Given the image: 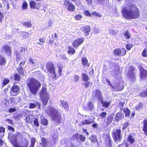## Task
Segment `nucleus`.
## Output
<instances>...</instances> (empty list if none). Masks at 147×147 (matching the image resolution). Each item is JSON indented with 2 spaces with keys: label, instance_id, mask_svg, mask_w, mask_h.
I'll return each mask as SVG.
<instances>
[{
  "label": "nucleus",
  "instance_id": "obj_49",
  "mask_svg": "<svg viewBox=\"0 0 147 147\" xmlns=\"http://www.w3.org/2000/svg\"><path fill=\"white\" fill-rule=\"evenodd\" d=\"M129 125V123L128 122H126L123 123L122 130H124Z\"/></svg>",
  "mask_w": 147,
  "mask_h": 147
},
{
  "label": "nucleus",
  "instance_id": "obj_56",
  "mask_svg": "<svg viewBox=\"0 0 147 147\" xmlns=\"http://www.w3.org/2000/svg\"><path fill=\"white\" fill-rule=\"evenodd\" d=\"M9 81H10L9 80L5 79L3 81V84L4 85H5L9 83Z\"/></svg>",
  "mask_w": 147,
  "mask_h": 147
},
{
  "label": "nucleus",
  "instance_id": "obj_4",
  "mask_svg": "<svg viewBox=\"0 0 147 147\" xmlns=\"http://www.w3.org/2000/svg\"><path fill=\"white\" fill-rule=\"evenodd\" d=\"M121 130L120 128L114 129L112 133V136L114 142L117 144L121 142L122 140Z\"/></svg>",
  "mask_w": 147,
  "mask_h": 147
},
{
  "label": "nucleus",
  "instance_id": "obj_30",
  "mask_svg": "<svg viewBox=\"0 0 147 147\" xmlns=\"http://www.w3.org/2000/svg\"><path fill=\"white\" fill-rule=\"evenodd\" d=\"M29 36V34L26 32H23L21 35L22 39H24L28 38Z\"/></svg>",
  "mask_w": 147,
  "mask_h": 147
},
{
  "label": "nucleus",
  "instance_id": "obj_17",
  "mask_svg": "<svg viewBox=\"0 0 147 147\" xmlns=\"http://www.w3.org/2000/svg\"><path fill=\"white\" fill-rule=\"evenodd\" d=\"M119 70L118 67L117 65H115L114 66L111 67L110 69L112 74L114 76L117 75L119 73Z\"/></svg>",
  "mask_w": 147,
  "mask_h": 147
},
{
  "label": "nucleus",
  "instance_id": "obj_9",
  "mask_svg": "<svg viewBox=\"0 0 147 147\" xmlns=\"http://www.w3.org/2000/svg\"><path fill=\"white\" fill-rule=\"evenodd\" d=\"M114 54L116 56H122L125 55L126 54V51L124 48L120 49H115L113 51Z\"/></svg>",
  "mask_w": 147,
  "mask_h": 147
},
{
  "label": "nucleus",
  "instance_id": "obj_2",
  "mask_svg": "<svg viewBox=\"0 0 147 147\" xmlns=\"http://www.w3.org/2000/svg\"><path fill=\"white\" fill-rule=\"evenodd\" d=\"M48 113L52 120L55 121L57 124H60L61 123L62 119L61 114L57 110L53 107H50Z\"/></svg>",
  "mask_w": 147,
  "mask_h": 147
},
{
  "label": "nucleus",
  "instance_id": "obj_26",
  "mask_svg": "<svg viewBox=\"0 0 147 147\" xmlns=\"http://www.w3.org/2000/svg\"><path fill=\"white\" fill-rule=\"evenodd\" d=\"M91 30L90 26H86L83 28L82 29V30L85 34V35H88L89 33L90 32Z\"/></svg>",
  "mask_w": 147,
  "mask_h": 147
},
{
  "label": "nucleus",
  "instance_id": "obj_47",
  "mask_svg": "<svg viewBox=\"0 0 147 147\" xmlns=\"http://www.w3.org/2000/svg\"><path fill=\"white\" fill-rule=\"evenodd\" d=\"M79 134L78 133H76L74 134L71 137V139L73 140L75 139L78 140V138Z\"/></svg>",
  "mask_w": 147,
  "mask_h": 147
},
{
  "label": "nucleus",
  "instance_id": "obj_60",
  "mask_svg": "<svg viewBox=\"0 0 147 147\" xmlns=\"http://www.w3.org/2000/svg\"><path fill=\"white\" fill-rule=\"evenodd\" d=\"M26 120L27 123H30L32 121L29 117H26Z\"/></svg>",
  "mask_w": 147,
  "mask_h": 147
},
{
  "label": "nucleus",
  "instance_id": "obj_1",
  "mask_svg": "<svg viewBox=\"0 0 147 147\" xmlns=\"http://www.w3.org/2000/svg\"><path fill=\"white\" fill-rule=\"evenodd\" d=\"M121 11L123 16L127 19H136L139 16L140 12L138 9L133 4L130 5L126 8H123Z\"/></svg>",
  "mask_w": 147,
  "mask_h": 147
},
{
  "label": "nucleus",
  "instance_id": "obj_34",
  "mask_svg": "<svg viewBox=\"0 0 147 147\" xmlns=\"http://www.w3.org/2000/svg\"><path fill=\"white\" fill-rule=\"evenodd\" d=\"M75 8V6L72 3H69L67 7V9L68 10L71 11H73L74 10Z\"/></svg>",
  "mask_w": 147,
  "mask_h": 147
},
{
  "label": "nucleus",
  "instance_id": "obj_35",
  "mask_svg": "<svg viewBox=\"0 0 147 147\" xmlns=\"http://www.w3.org/2000/svg\"><path fill=\"white\" fill-rule=\"evenodd\" d=\"M30 7L32 9H35L36 8V3L34 1H31L30 2Z\"/></svg>",
  "mask_w": 147,
  "mask_h": 147
},
{
  "label": "nucleus",
  "instance_id": "obj_23",
  "mask_svg": "<svg viewBox=\"0 0 147 147\" xmlns=\"http://www.w3.org/2000/svg\"><path fill=\"white\" fill-rule=\"evenodd\" d=\"M2 50V51H4L7 54H9L11 52L10 48L7 45L4 46Z\"/></svg>",
  "mask_w": 147,
  "mask_h": 147
},
{
  "label": "nucleus",
  "instance_id": "obj_55",
  "mask_svg": "<svg viewBox=\"0 0 147 147\" xmlns=\"http://www.w3.org/2000/svg\"><path fill=\"white\" fill-rule=\"evenodd\" d=\"M14 78L16 80L19 81L20 78L18 74H16L14 75Z\"/></svg>",
  "mask_w": 147,
  "mask_h": 147
},
{
  "label": "nucleus",
  "instance_id": "obj_62",
  "mask_svg": "<svg viewBox=\"0 0 147 147\" xmlns=\"http://www.w3.org/2000/svg\"><path fill=\"white\" fill-rule=\"evenodd\" d=\"M79 80V77L78 75H75L74 77V81L77 82Z\"/></svg>",
  "mask_w": 147,
  "mask_h": 147
},
{
  "label": "nucleus",
  "instance_id": "obj_64",
  "mask_svg": "<svg viewBox=\"0 0 147 147\" xmlns=\"http://www.w3.org/2000/svg\"><path fill=\"white\" fill-rule=\"evenodd\" d=\"M5 131V129L4 127L1 126H0V133L4 132Z\"/></svg>",
  "mask_w": 147,
  "mask_h": 147
},
{
  "label": "nucleus",
  "instance_id": "obj_22",
  "mask_svg": "<svg viewBox=\"0 0 147 147\" xmlns=\"http://www.w3.org/2000/svg\"><path fill=\"white\" fill-rule=\"evenodd\" d=\"M147 76V71L143 68L140 69V77L142 79H144Z\"/></svg>",
  "mask_w": 147,
  "mask_h": 147
},
{
  "label": "nucleus",
  "instance_id": "obj_19",
  "mask_svg": "<svg viewBox=\"0 0 147 147\" xmlns=\"http://www.w3.org/2000/svg\"><path fill=\"white\" fill-rule=\"evenodd\" d=\"M28 63L34 67H37L38 65L37 59L30 57L28 59Z\"/></svg>",
  "mask_w": 147,
  "mask_h": 147
},
{
  "label": "nucleus",
  "instance_id": "obj_40",
  "mask_svg": "<svg viewBox=\"0 0 147 147\" xmlns=\"http://www.w3.org/2000/svg\"><path fill=\"white\" fill-rule=\"evenodd\" d=\"M108 32L110 35H112L113 36H115L117 34L116 32L113 30L109 29Z\"/></svg>",
  "mask_w": 147,
  "mask_h": 147
},
{
  "label": "nucleus",
  "instance_id": "obj_31",
  "mask_svg": "<svg viewBox=\"0 0 147 147\" xmlns=\"http://www.w3.org/2000/svg\"><path fill=\"white\" fill-rule=\"evenodd\" d=\"M41 124L43 125H47L48 124V121L46 118H42L40 121Z\"/></svg>",
  "mask_w": 147,
  "mask_h": 147
},
{
  "label": "nucleus",
  "instance_id": "obj_7",
  "mask_svg": "<svg viewBox=\"0 0 147 147\" xmlns=\"http://www.w3.org/2000/svg\"><path fill=\"white\" fill-rule=\"evenodd\" d=\"M40 97L42 101H48L49 100V95L46 92V89L43 87L39 93Z\"/></svg>",
  "mask_w": 147,
  "mask_h": 147
},
{
  "label": "nucleus",
  "instance_id": "obj_14",
  "mask_svg": "<svg viewBox=\"0 0 147 147\" xmlns=\"http://www.w3.org/2000/svg\"><path fill=\"white\" fill-rule=\"evenodd\" d=\"M92 95L97 98L99 101H102V97L100 91L97 90H94L92 93Z\"/></svg>",
  "mask_w": 147,
  "mask_h": 147
},
{
  "label": "nucleus",
  "instance_id": "obj_15",
  "mask_svg": "<svg viewBox=\"0 0 147 147\" xmlns=\"http://www.w3.org/2000/svg\"><path fill=\"white\" fill-rule=\"evenodd\" d=\"M94 122V119H86L82 121L79 124V126L82 127L85 125H89L91 124Z\"/></svg>",
  "mask_w": 147,
  "mask_h": 147
},
{
  "label": "nucleus",
  "instance_id": "obj_42",
  "mask_svg": "<svg viewBox=\"0 0 147 147\" xmlns=\"http://www.w3.org/2000/svg\"><path fill=\"white\" fill-rule=\"evenodd\" d=\"M36 140L34 138H32L31 139L30 146L29 147H34L35 144Z\"/></svg>",
  "mask_w": 147,
  "mask_h": 147
},
{
  "label": "nucleus",
  "instance_id": "obj_58",
  "mask_svg": "<svg viewBox=\"0 0 147 147\" xmlns=\"http://www.w3.org/2000/svg\"><path fill=\"white\" fill-rule=\"evenodd\" d=\"M16 111V109L15 108H11L9 109L8 112L9 113H11L15 112Z\"/></svg>",
  "mask_w": 147,
  "mask_h": 147
},
{
  "label": "nucleus",
  "instance_id": "obj_37",
  "mask_svg": "<svg viewBox=\"0 0 147 147\" xmlns=\"http://www.w3.org/2000/svg\"><path fill=\"white\" fill-rule=\"evenodd\" d=\"M94 108L93 104L92 102H90L88 104V109L89 111H91Z\"/></svg>",
  "mask_w": 147,
  "mask_h": 147
},
{
  "label": "nucleus",
  "instance_id": "obj_8",
  "mask_svg": "<svg viewBox=\"0 0 147 147\" xmlns=\"http://www.w3.org/2000/svg\"><path fill=\"white\" fill-rule=\"evenodd\" d=\"M112 140L109 134H106L105 138V147H112Z\"/></svg>",
  "mask_w": 147,
  "mask_h": 147
},
{
  "label": "nucleus",
  "instance_id": "obj_13",
  "mask_svg": "<svg viewBox=\"0 0 147 147\" xmlns=\"http://www.w3.org/2000/svg\"><path fill=\"white\" fill-rule=\"evenodd\" d=\"M84 38H79L74 40L72 43L73 46L75 48H76L82 44L84 41Z\"/></svg>",
  "mask_w": 147,
  "mask_h": 147
},
{
  "label": "nucleus",
  "instance_id": "obj_20",
  "mask_svg": "<svg viewBox=\"0 0 147 147\" xmlns=\"http://www.w3.org/2000/svg\"><path fill=\"white\" fill-rule=\"evenodd\" d=\"M124 117L123 113L121 111L117 112L116 115L115 119L117 122L123 119Z\"/></svg>",
  "mask_w": 147,
  "mask_h": 147
},
{
  "label": "nucleus",
  "instance_id": "obj_45",
  "mask_svg": "<svg viewBox=\"0 0 147 147\" xmlns=\"http://www.w3.org/2000/svg\"><path fill=\"white\" fill-rule=\"evenodd\" d=\"M79 138L80 140L82 142H84L86 139L85 137L82 134L80 135Z\"/></svg>",
  "mask_w": 147,
  "mask_h": 147
},
{
  "label": "nucleus",
  "instance_id": "obj_57",
  "mask_svg": "<svg viewBox=\"0 0 147 147\" xmlns=\"http://www.w3.org/2000/svg\"><path fill=\"white\" fill-rule=\"evenodd\" d=\"M7 129L9 131H11L13 132H14L15 131V129L14 128L9 125L8 126Z\"/></svg>",
  "mask_w": 147,
  "mask_h": 147
},
{
  "label": "nucleus",
  "instance_id": "obj_51",
  "mask_svg": "<svg viewBox=\"0 0 147 147\" xmlns=\"http://www.w3.org/2000/svg\"><path fill=\"white\" fill-rule=\"evenodd\" d=\"M27 6L28 4L27 3V2L25 1H24L23 2L22 4V8L24 9H26L27 7Z\"/></svg>",
  "mask_w": 147,
  "mask_h": 147
},
{
  "label": "nucleus",
  "instance_id": "obj_44",
  "mask_svg": "<svg viewBox=\"0 0 147 147\" xmlns=\"http://www.w3.org/2000/svg\"><path fill=\"white\" fill-rule=\"evenodd\" d=\"M124 36L126 39L129 38L130 37V34L128 31H126L125 32L124 34Z\"/></svg>",
  "mask_w": 147,
  "mask_h": 147
},
{
  "label": "nucleus",
  "instance_id": "obj_41",
  "mask_svg": "<svg viewBox=\"0 0 147 147\" xmlns=\"http://www.w3.org/2000/svg\"><path fill=\"white\" fill-rule=\"evenodd\" d=\"M33 124L34 126L36 127L39 126V123L38 118H34L33 121Z\"/></svg>",
  "mask_w": 147,
  "mask_h": 147
},
{
  "label": "nucleus",
  "instance_id": "obj_24",
  "mask_svg": "<svg viewBox=\"0 0 147 147\" xmlns=\"http://www.w3.org/2000/svg\"><path fill=\"white\" fill-rule=\"evenodd\" d=\"M106 81L107 83H108L109 85L111 86L112 88L114 89V91H121L123 88V87H122L121 88H119V86L118 87H117L116 88H114L112 85L111 84L109 80L108 79H106Z\"/></svg>",
  "mask_w": 147,
  "mask_h": 147
},
{
  "label": "nucleus",
  "instance_id": "obj_12",
  "mask_svg": "<svg viewBox=\"0 0 147 147\" xmlns=\"http://www.w3.org/2000/svg\"><path fill=\"white\" fill-rule=\"evenodd\" d=\"M134 70V68L131 67L127 74V76L131 81H134L135 79Z\"/></svg>",
  "mask_w": 147,
  "mask_h": 147
},
{
  "label": "nucleus",
  "instance_id": "obj_27",
  "mask_svg": "<svg viewBox=\"0 0 147 147\" xmlns=\"http://www.w3.org/2000/svg\"><path fill=\"white\" fill-rule=\"evenodd\" d=\"M90 140L92 142H96L98 145H99L98 142V141L96 137L94 135H91L90 138Z\"/></svg>",
  "mask_w": 147,
  "mask_h": 147
},
{
  "label": "nucleus",
  "instance_id": "obj_53",
  "mask_svg": "<svg viewBox=\"0 0 147 147\" xmlns=\"http://www.w3.org/2000/svg\"><path fill=\"white\" fill-rule=\"evenodd\" d=\"M23 25L26 26H27L28 27H31V24L30 22H24L23 23Z\"/></svg>",
  "mask_w": 147,
  "mask_h": 147
},
{
  "label": "nucleus",
  "instance_id": "obj_39",
  "mask_svg": "<svg viewBox=\"0 0 147 147\" xmlns=\"http://www.w3.org/2000/svg\"><path fill=\"white\" fill-rule=\"evenodd\" d=\"M107 115V113L105 112H102L99 115V116L101 119L105 118Z\"/></svg>",
  "mask_w": 147,
  "mask_h": 147
},
{
  "label": "nucleus",
  "instance_id": "obj_29",
  "mask_svg": "<svg viewBox=\"0 0 147 147\" xmlns=\"http://www.w3.org/2000/svg\"><path fill=\"white\" fill-rule=\"evenodd\" d=\"M127 141L130 144H133L135 141L134 139L133 138L131 135H129L127 139Z\"/></svg>",
  "mask_w": 147,
  "mask_h": 147
},
{
  "label": "nucleus",
  "instance_id": "obj_3",
  "mask_svg": "<svg viewBox=\"0 0 147 147\" xmlns=\"http://www.w3.org/2000/svg\"><path fill=\"white\" fill-rule=\"evenodd\" d=\"M26 84L31 92L35 94L40 86V84L34 78H30L27 80Z\"/></svg>",
  "mask_w": 147,
  "mask_h": 147
},
{
  "label": "nucleus",
  "instance_id": "obj_21",
  "mask_svg": "<svg viewBox=\"0 0 147 147\" xmlns=\"http://www.w3.org/2000/svg\"><path fill=\"white\" fill-rule=\"evenodd\" d=\"M143 127L142 130L144 134L147 136V118H146L143 121Z\"/></svg>",
  "mask_w": 147,
  "mask_h": 147
},
{
  "label": "nucleus",
  "instance_id": "obj_28",
  "mask_svg": "<svg viewBox=\"0 0 147 147\" xmlns=\"http://www.w3.org/2000/svg\"><path fill=\"white\" fill-rule=\"evenodd\" d=\"M123 111L125 114L126 117H128L130 116V111L128 108H124L123 109Z\"/></svg>",
  "mask_w": 147,
  "mask_h": 147
},
{
  "label": "nucleus",
  "instance_id": "obj_43",
  "mask_svg": "<svg viewBox=\"0 0 147 147\" xmlns=\"http://www.w3.org/2000/svg\"><path fill=\"white\" fill-rule=\"evenodd\" d=\"M102 107L107 108L108 107L110 104V103L108 102H101Z\"/></svg>",
  "mask_w": 147,
  "mask_h": 147
},
{
  "label": "nucleus",
  "instance_id": "obj_36",
  "mask_svg": "<svg viewBox=\"0 0 147 147\" xmlns=\"http://www.w3.org/2000/svg\"><path fill=\"white\" fill-rule=\"evenodd\" d=\"M82 80L85 82H87L89 79L88 75L85 73L82 74Z\"/></svg>",
  "mask_w": 147,
  "mask_h": 147
},
{
  "label": "nucleus",
  "instance_id": "obj_32",
  "mask_svg": "<svg viewBox=\"0 0 147 147\" xmlns=\"http://www.w3.org/2000/svg\"><path fill=\"white\" fill-rule=\"evenodd\" d=\"M82 64L84 66L87 65L88 67L89 66V65L88 64V60L86 57H83L82 58Z\"/></svg>",
  "mask_w": 147,
  "mask_h": 147
},
{
  "label": "nucleus",
  "instance_id": "obj_33",
  "mask_svg": "<svg viewBox=\"0 0 147 147\" xmlns=\"http://www.w3.org/2000/svg\"><path fill=\"white\" fill-rule=\"evenodd\" d=\"M61 104L65 110H67L69 108V105L66 102H61Z\"/></svg>",
  "mask_w": 147,
  "mask_h": 147
},
{
  "label": "nucleus",
  "instance_id": "obj_50",
  "mask_svg": "<svg viewBox=\"0 0 147 147\" xmlns=\"http://www.w3.org/2000/svg\"><path fill=\"white\" fill-rule=\"evenodd\" d=\"M143 107V104L141 102H140L138 104V105L136 106V109L137 110H140Z\"/></svg>",
  "mask_w": 147,
  "mask_h": 147
},
{
  "label": "nucleus",
  "instance_id": "obj_16",
  "mask_svg": "<svg viewBox=\"0 0 147 147\" xmlns=\"http://www.w3.org/2000/svg\"><path fill=\"white\" fill-rule=\"evenodd\" d=\"M19 90V86L16 85H14L11 88L10 92L12 96H15L17 94Z\"/></svg>",
  "mask_w": 147,
  "mask_h": 147
},
{
  "label": "nucleus",
  "instance_id": "obj_63",
  "mask_svg": "<svg viewBox=\"0 0 147 147\" xmlns=\"http://www.w3.org/2000/svg\"><path fill=\"white\" fill-rule=\"evenodd\" d=\"M82 130L84 132H85L87 135H89V133L87 132V129L85 128L84 127H83L82 128Z\"/></svg>",
  "mask_w": 147,
  "mask_h": 147
},
{
  "label": "nucleus",
  "instance_id": "obj_48",
  "mask_svg": "<svg viewBox=\"0 0 147 147\" xmlns=\"http://www.w3.org/2000/svg\"><path fill=\"white\" fill-rule=\"evenodd\" d=\"M107 0H95L96 1L102 5L105 4L106 1H107Z\"/></svg>",
  "mask_w": 147,
  "mask_h": 147
},
{
  "label": "nucleus",
  "instance_id": "obj_10",
  "mask_svg": "<svg viewBox=\"0 0 147 147\" xmlns=\"http://www.w3.org/2000/svg\"><path fill=\"white\" fill-rule=\"evenodd\" d=\"M113 119V115H109L104 120L103 124L106 127L108 126L112 122Z\"/></svg>",
  "mask_w": 147,
  "mask_h": 147
},
{
  "label": "nucleus",
  "instance_id": "obj_59",
  "mask_svg": "<svg viewBox=\"0 0 147 147\" xmlns=\"http://www.w3.org/2000/svg\"><path fill=\"white\" fill-rule=\"evenodd\" d=\"M75 18L76 20H80L82 18V17L80 15L78 14L76 15L75 16Z\"/></svg>",
  "mask_w": 147,
  "mask_h": 147
},
{
  "label": "nucleus",
  "instance_id": "obj_46",
  "mask_svg": "<svg viewBox=\"0 0 147 147\" xmlns=\"http://www.w3.org/2000/svg\"><path fill=\"white\" fill-rule=\"evenodd\" d=\"M6 60L3 57L0 55V65L5 63Z\"/></svg>",
  "mask_w": 147,
  "mask_h": 147
},
{
  "label": "nucleus",
  "instance_id": "obj_11",
  "mask_svg": "<svg viewBox=\"0 0 147 147\" xmlns=\"http://www.w3.org/2000/svg\"><path fill=\"white\" fill-rule=\"evenodd\" d=\"M28 141L26 138H25L20 143V145L18 142L13 146L14 147H28Z\"/></svg>",
  "mask_w": 147,
  "mask_h": 147
},
{
  "label": "nucleus",
  "instance_id": "obj_25",
  "mask_svg": "<svg viewBox=\"0 0 147 147\" xmlns=\"http://www.w3.org/2000/svg\"><path fill=\"white\" fill-rule=\"evenodd\" d=\"M48 144V141L46 138L43 137L41 138V142L40 144L42 147H47V146Z\"/></svg>",
  "mask_w": 147,
  "mask_h": 147
},
{
  "label": "nucleus",
  "instance_id": "obj_5",
  "mask_svg": "<svg viewBox=\"0 0 147 147\" xmlns=\"http://www.w3.org/2000/svg\"><path fill=\"white\" fill-rule=\"evenodd\" d=\"M46 68L48 71L52 74V77L53 78H55L56 77L55 71L54 64L52 62H47L46 64Z\"/></svg>",
  "mask_w": 147,
  "mask_h": 147
},
{
  "label": "nucleus",
  "instance_id": "obj_52",
  "mask_svg": "<svg viewBox=\"0 0 147 147\" xmlns=\"http://www.w3.org/2000/svg\"><path fill=\"white\" fill-rule=\"evenodd\" d=\"M142 55L144 57H147V50L146 49H144L142 53Z\"/></svg>",
  "mask_w": 147,
  "mask_h": 147
},
{
  "label": "nucleus",
  "instance_id": "obj_54",
  "mask_svg": "<svg viewBox=\"0 0 147 147\" xmlns=\"http://www.w3.org/2000/svg\"><path fill=\"white\" fill-rule=\"evenodd\" d=\"M29 106L28 107L29 109H33L36 107V105L35 104L33 103H29Z\"/></svg>",
  "mask_w": 147,
  "mask_h": 147
},
{
  "label": "nucleus",
  "instance_id": "obj_38",
  "mask_svg": "<svg viewBox=\"0 0 147 147\" xmlns=\"http://www.w3.org/2000/svg\"><path fill=\"white\" fill-rule=\"evenodd\" d=\"M75 51L74 48L70 46H69L68 50V53H70L72 54L75 53Z\"/></svg>",
  "mask_w": 147,
  "mask_h": 147
},
{
  "label": "nucleus",
  "instance_id": "obj_18",
  "mask_svg": "<svg viewBox=\"0 0 147 147\" xmlns=\"http://www.w3.org/2000/svg\"><path fill=\"white\" fill-rule=\"evenodd\" d=\"M25 61H23L21 62L19 64L18 67L17 68V71L20 74V75H23L24 74V71L23 70L22 66H24L25 64Z\"/></svg>",
  "mask_w": 147,
  "mask_h": 147
},
{
  "label": "nucleus",
  "instance_id": "obj_6",
  "mask_svg": "<svg viewBox=\"0 0 147 147\" xmlns=\"http://www.w3.org/2000/svg\"><path fill=\"white\" fill-rule=\"evenodd\" d=\"M23 138V136L20 132H16V134L13 135L12 136L11 140V144L14 146L18 142V139H22Z\"/></svg>",
  "mask_w": 147,
  "mask_h": 147
},
{
  "label": "nucleus",
  "instance_id": "obj_61",
  "mask_svg": "<svg viewBox=\"0 0 147 147\" xmlns=\"http://www.w3.org/2000/svg\"><path fill=\"white\" fill-rule=\"evenodd\" d=\"M84 14L88 16H91V14H90L89 11L88 10H86L84 12Z\"/></svg>",
  "mask_w": 147,
  "mask_h": 147
}]
</instances>
